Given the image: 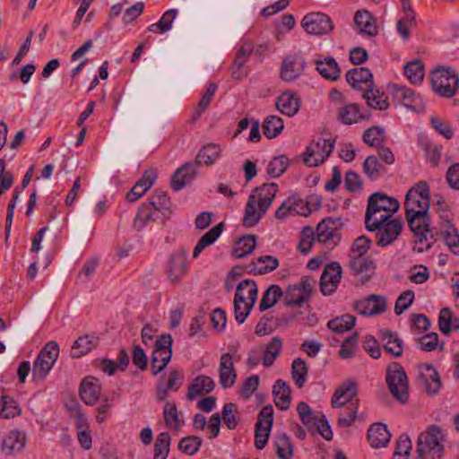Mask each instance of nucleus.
I'll use <instances>...</instances> for the list:
<instances>
[{"label": "nucleus", "mask_w": 459, "mask_h": 459, "mask_svg": "<svg viewBox=\"0 0 459 459\" xmlns=\"http://www.w3.org/2000/svg\"><path fill=\"white\" fill-rule=\"evenodd\" d=\"M275 105L277 110L281 114L292 117L298 113L300 107V101L295 93L286 91L277 98Z\"/></svg>", "instance_id": "c756f323"}, {"label": "nucleus", "mask_w": 459, "mask_h": 459, "mask_svg": "<svg viewBox=\"0 0 459 459\" xmlns=\"http://www.w3.org/2000/svg\"><path fill=\"white\" fill-rule=\"evenodd\" d=\"M25 443V434L18 430H13L4 439L3 450L7 454L19 453L23 449Z\"/></svg>", "instance_id": "79ce46f5"}, {"label": "nucleus", "mask_w": 459, "mask_h": 459, "mask_svg": "<svg viewBox=\"0 0 459 459\" xmlns=\"http://www.w3.org/2000/svg\"><path fill=\"white\" fill-rule=\"evenodd\" d=\"M284 128L283 120L278 116H268L263 124L264 134L272 139L278 136Z\"/></svg>", "instance_id": "8fccbe9b"}, {"label": "nucleus", "mask_w": 459, "mask_h": 459, "mask_svg": "<svg viewBox=\"0 0 459 459\" xmlns=\"http://www.w3.org/2000/svg\"><path fill=\"white\" fill-rule=\"evenodd\" d=\"M357 392L356 381L352 379L346 380L333 393L331 400L333 407L341 408L351 403L357 395Z\"/></svg>", "instance_id": "5701e85b"}, {"label": "nucleus", "mask_w": 459, "mask_h": 459, "mask_svg": "<svg viewBox=\"0 0 459 459\" xmlns=\"http://www.w3.org/2000/svg\"><path fill=\"white\" fill-rule=\"evenodd\" d=\"M378 337L386 352L390 353L394 357H400L403 354V342L396 333L382 329L379 331Z\"/></svg>", "instance_id": "c85d7f7f"}, {"label": "nucleus", "mask_w": 459, "mask_h": 459, "mask_svg": "<svg viewBox=\"0 0 459 459\" xmlns=\"http://www.w3.org/2000/svg\"><path fill=\"white\" fill-rule=\"evenodd\" d=\"M404 74L411 83H420L424 78V66L420 60H413L406 64L404 65Z\"/></svg>", "instance_id": "5fc2aeb1"}, {"label": "nucleus", "mask_w": 459, "mask_h": 459, "mask_svg": "<svg viewBox=\"0 0 459 459\" xmlns=\"http://www.w3.org/2000/svg\"><path fill=\"white\" fill-rule=\"evenodd\" d=\"M404 209L411 212H429V187L427 182L420 181L407 192Z\"/></svg>", "instance_id": "9b49d317"}, {"label": "nucleus", "mask_w": 459, "mask_h": 459, "mask_svg": "<svg viewBox=\"0 0 459 459\" xmlns=\"http://www.w3.org/2000/svg\"><path fill=\"white\" fill-rule=\"evenodd\" d=\"M221 231L222 223H219L204 234L194 248L193 257L197 258L206 247L212 245L220 237Z\"/></svg>", "instance_id": "de8ad7c7"}, {"label": "nucleus", "mask_w": 459, "mask_h": 459, "mask_svg": "<svg viewBox=\"0 0 459 459\" xmlns=\"http://www.w3.org/2000/svg\"><path fill=\"white\" fill-rule=\"evenodd\" d=\"M169 198L166 192L157 190L146 203L142 204L134 220V227L142 230L150 221H163L169 211Z\"/></svg>", "instance_id": "f03ea898"}, {"label": "nucleus", "mask_w": 459, "mask_h": 459, "mask_svg": "<svg viewBox=\"0 0 459 459\" xmlns=\"http://www.w3.org/2000/svg\"><path fill=\"white\" fill-rule=\"evenodd\" d=\"M350 268L355 274H370L375 269L374 263L368 255H350Z\"/></svg>", "instance_id": "a18cd8bd"}, {"label": "nucleus", "mask_w": 459, "mask_h": 459, "mask_svg": "<svg viewBox=\"0 0 459 459\" xmlns=\"http://www.w3.org/2000/svg\"><path fill=\"white\" fill-rule=\"evenodd\" d=\"M298 205H299V203L296 199L288 198L276 210L275 217L278 220H284L290 215L299 214V212L297 210Z\"/></svg>", "instance_id": "69168bd1"}, {"label": "nucleus", "mask_w": 459, "mask_h": 459, "mask_svg": "<svg viewBox=\"0 0 459 459\" xmlns=\"http://www.w3.org/2000/svg\"><path fill=\"white\" fill-rule=\"evenodd\" d=\"M406 220L411 230L416 237L415 249L422 253L429 249L435 242L434 234L429 227V212H405Z\"/></svg>", "instance_id": "20e7f679"}, {"label": "nucleus", "mask_w": 459, "mask_h": 459, "mask_svg": "<svg viewBox=\"0 0 459 459\" xmlns=\"http://www.w3.org/2000/svg\"><path fill=\"white\" fill-rule=\"evenodd\" d=\"M368 204L380 209L383 212H387L394 216V213L399 209V203L396 199L389 197L381 193H374L370 195Z\"/></svg>", "instance_id": "58836bf2"}, {"label": "nucleus", "mask_w": 459, "mask_h": 459, "mask_svg": "<svg viewBox=\"0 0 459 459\" xmlns=\"http://www.w3.org/2000/svg\"><path fill=\"white\" fill-rule=\"evenodd\" d=\"M403 229L402 221L399 219L393 218L383 223L379 229H376L377 244L381 247H386L392 244L400 235Z\"/></svg>", "instance_id": "a211bd4d"}, {"label": "nucleus", "mask_w": 459, "mask_h": 459, "mask_svg": "<svg viewBox=\"0 0 459 459\" xmlns=\"http://www.w3.org/2000/svg\"><path fill=\"white\" fill-rule=\"evenodd\" d=\"M442 430L431 425L418 437L417 453L419 459H441L444 447Z\"/></svg>", "instance_id": "39448f33"}, {"label": "nucleus", "mask_w": 459, "mask_h": 459, "mask_svg": "<svg viewBox=\"0 0 459 459\" xmlns=\"http://www.w3.org/2000/svg\"><path fill=\"white\" fill-rule=\"evenodd\" d=\"M258 289L253 280L246 279L241 281L236 289L234 298V314L236 321L243 324L250 314L256 299Z\"/></svg>", "instance_id": "7ed1b4c3"}, {"label": "nucleus", "mask_w": 459, "mask_h": 459, "mask_svg": "<svg viewBox=\"0 0 459 459\" xmlns=\"http://www.w3.org/2000/svg\"><path fill=\"white\" fill-rule=\"evenodd\" d=\"M291 376L295 385L301 388L307 377V367L304 359L297 358L292 361L291 364Z\"/></svg>", "instance_id": "603ef678"}, {"label": "nucleus", "mask_w": 459, "mask_h": 459, "mask_svg": "<svg viewBox=\"0 0 459 459\" xmlns=\"http://www.w3.org/2000/svg\"><path fill=\"white\" fill-rule=\"evenodd\" d=\"M59 355L57 342L50 341L42 348L34 361L32 376L34 379H44L52 369Z\"/></svg>", "instance_id": "6e6552de"}, {"label": "nucleus", "mask_w": 459, "mask_h": 459, "mask_svg": "<svg viewBox=\"0 0 459 459\" xmlns=\"http://www.w3.org/2000/svg\"><path fill=\"white\" fill-rule=\"evenodd\" d=\"M164 420L169 428L178 429L180 427L177 406L174 403H167L165 404Z\"/></svg>", "instance_id": "774afa93"}, {"label": "nucleus", "mask_w": 459, "mask_h": 459, "mask_svg": "<svg viewBox=\"0 0 459 459\" xmlns=\"http://www.w3.org/2000/svg\"><path fill=\"white\" fill-rule=\"evenodd\" d=\"M305 59L299 55H290L281 62L280 75L285 82L298 79L304 72Z\"/></svg>", "instance_id": "dca6fc26"}, {"label": "nucleus", "mask_w": 459, "mask_h": 459, "mask_svg": "<svg viewBox=\"0 0 459 459\" xmlns=\"http://www.w3.org/2000/svg\"><path fill=\"white\" fill-rule=\"evenodd\" d=\"M282 346V342L280 337H273L272 341L266 345L264 356H263V365L265 368H269L272 366L279 356L281 352V349Z\"/></svg>", "instance_id": "3c124183"}, {"label": "nucleus", "mask_w": 459, "mask_h": 459, "mask_svg": "<svg viewBox=\"0 0 459 459\" xmlns=\"http://www.w3.org/2000/svg\"><path fill=\"white\" fill-rule=\"evenodd\" d=\"M315 240H316V238L313 229L305 227L300 233L299 250L304 255L307 254L311 250Z\"/></svg>", "instance_id": "338daca9"}, {"label": "nucleus", "mask_w": 459, "mask_h": 459, "mask_svg": "<svg viewBox=\"0 0 459 459\" xmlns=\"http://www.w3.org/2000/svg\"><path fill=\"white\" fill-rule=\"evenodd\" d=\"M368 112L361 111L357 104H347L338 110V118L344 125H352L369 118Z\"/></svg>", "instance_id": "bb28decb"}, {"label": "nucleus", "mask_w": 459, "mask_h": 459, "mask_svg": "<svg viewBox=\"0 0 459 459\" xmlns=\"http://www.w3.org/2000/svg\"><path fill=\"white\" fill-rule=\"evenodd\" d=\"M440 234L448 249L453 254L459 255V234L457 230L449 221H446L444 223Z\"/></svg>", "instance_id": "a19ab883"}, {"label": "nucleus", "mask_w": 459, "mask_h": 459, "mask_svg": "<svg viewBox=\"0 0 459 459\" xmlns=\"http://www.w3.org/2000/svg\"><path fill=\"white\" fill-rule=\"evenodd\" d=\"M433 91L442 98L453 97L459 89V77L449 67L435 68L430 74Z\"/></svg>", "instance_id": "423d86ee"}, {"label": "nucleus", "mask_w": 459, "mask_h": 459, "mask_svg": "<svg viewBox=\"0 0 459 459\" xmlns=\"http://www.w3.org/2000/svg\"><path fill=\"white\" fill-rule=\"evenodd\" d=\"M354 23L358 32L363 36L373 37L378 33L376 20L366 10H359L354 15Z\"/></svg>", "instance_id": "b1692460"}, {"label": "nucleus", "mask_w": 459, "mask_h": 459, "mask_svg": "<svg viewBox=\"0 0 459 459\" xmlns=\"http://www.w3.org/2000/svg\"><path fill=\"white\" fill-rule=\"evenodd\" d=\"M365 174L371 179L377 180L386 172V166L377 156H368L363 163Z\"/></svg>", "instance_id": "37998d69"}, {"label": "nucleus", "mask_w": 459, "mask_h": 459, "mask_svg": "<svg viewBox=\"0 0 459 459\" xmlns=\"http://www.w3.org/2000/svg\"><path fill=\"white\" fill-rule=\"evenodd\" d=\"M418 376L428 394H436L439 391L441 386L440 377L431 364L419 365Z\"/></svg>", "instance_id": "aec40b11"}, {"label": "nucleus", "mask_w": 459, "mask_h": 459, "mask_svg": "<svg viewBox=\"0 0 459 459\" xmlns=\"http://www.w3.org/2000/svg\"><path fill=\"white\" fill-rule=\"evenodd\" d=\"M384 129L380 126H372L367 129L362 136L365 143L372 147H380L384 143Z\"/></svg>", "instance_id": "052dcab7"}, {"label": "nucleus", "mask_w": 459, "mask_h": 459, "mask_svg": "<svg viewBox=\"0 0 459 459\" xmlns=\"http://www.w3.org/2000/svg\"><path fill=\"white\" fill-rule=\"evenodd\" d=\"M221 147L220 144L208 143L199 150L195 164L196 167L200 165L212 166L221 158Z\"/></svg>", "instance_id": "2f4dec72"}, {"label": "nucleus", "mask_w": 459, "mask_h": 459, "mask_svg": "<svg viewBox=\"0 0 459 459\" xmlns=\"http://www.w3.org/2000/svg\"><path fill=\"white\" fill-rule=\"evenodd\" d=\"M273 422V409L271 405L264 406L259 412L255 428V446L262 450L267 444Z\"/></svg>", "instance_id": "ddd939ff"}, {"label": "nucleus", "mask_w": 459, "mask_h": 459, "mask_svg": "<svg viewBox=\"0 0 459 459\" xmlns=\"http://www.w3.org/2000/svg\"><path fill=\"white\" fill-rule=\"evenodd\" d=\"M99 380L92 377L84 378L80 386V397L88 405H93L100 395Z\"/></svg>", "instance_id": "a878e982"}, {"label": "nucleus", "mask_w": 459, "mask_h": 459, "mask_svg": "<svg viewBox=\"0 0 459 459\" xmlns=\"http://www.w3.org/2000/svg\"><path fill=\"white\" fill-rule=\"evenodd\" d=\"M385 380L392 395L400 403H406L409 397L408 380L403 367L395 362L389 365Z\"/></svg>", "instance_id": "0eeeda50"}, {"label": "nucleus", "mask_w": 459, "mask_h": 459, "mask_svg": "<svg viewBox=\"0 0 459 459\" xmlns=\"http://www.w3.org/2000/svg\"><path fill=\"white\" fill-rule=\"evenodd\" d=\"M307 299L308 298H304V294L296 285L290 286L284 297V302L288 307L298 306L300 307Z\"/></svg>", "instance_id": "0e129e2a"}, {"label": "nucleus", "mask_w": 459, "mask_h": 459, "mask_svg": "<svg viewBox=\"0 0 459 459\" xmlns=\"http://www.w3.org/2000/svg\"><path fill=\"white\" fill-rule=\"evenodd\" d=\"M279 266V261L272 255H262L252 261L247 270L255 274H265L273 272Z\"/></svg>", "instance_id": "e433bc0d"}, {"label": "nucleus", "mask_w": 459, "mask_h": 459, "mask_svg": "<svg viewBox=\"0 0 459 459\" xmlns=\"http://www.w3.org/2000/svg\"><path fill=\"white\" fill-rule=\"evenodd\" d=\"M290 388L283 380L278 379L273 386L275 405L280 410H287L290 405Z\"/></svg>", "instance_id": "4c0bfd02"}, {"label": "nucleus", "mask_w": 459, "mask_h": 459, "mask_svg": "<svg viewBox=\"0 0 459 459\" xmlns=\"http://www.w3.org/2000/svg\"><path fill=\"white\" fill-rule=\"evenodd\" d=\"M334 148V141L325 138L313 140L303 154V162L307 167H317L325 162Z\"/></svg>", "instance_id": "9d476101"}, {"label": "nucleus", "mask_w": 459, "mask_h": 459, "mask_svg": "<svg viewBox=\"0 0 459 459\" xmlns=\"http://www.w3.org/2000/svg\"><path fill=\"white\" fill-rule=\"evenodd\" d=\"M157 178L156 171L153 169L146 170L143 177L132 187L135 192L143 195L153 185Z\"/></svg>", "instance_id": "680f3d73"}, {"label": "nucleus", "mask_w": 459, "mask_h": 459, "mask_svg": "<svg viewBox=\"0 0 459 459\" xmlns=\"http://www.w3.org/2000/svg\"><path fill=\"white\" fill-rule=\"evenodd\" d=\"M342 225L338 218H325L316 226L315 234L316 241L328 247H335L340 241L339 229Z\"/></svg>", "instance_id": "f8f14e48"}, {"label": "nucleus", "mask_w": 459, "mask_h": 459, "mask_svg": "<svg viewBox=\"0 0 459 459\" xmlns=\"http://www.w3.org/2000/svg\"><path fill=\"white\" fill-rule=\"evenodd\" d=\"M215 384L212 377L200 375L196 377L188 386L187 396L194 399L196 396L209 394L214 389Z\"/></svg>", "instance_id": "72a5a7b5"}, {"label": "nucleus", "mask_w": 459, "mask_h": 459, "mask_svg": "<svg viewBox=\"0 0 459 459\" xmlns=\"http://www.w3.org/2000/svg\"><path fill=\"white\" fill-rule=\"evenodd\" d=\"M276 452L280 459H292L293 446L286 434H279L275 439Z\"/></svg>", "instance_id": "6e6d98bb"}, {"label": "nucleus", "mask_w": 459, "mask_h": 459, "mask_svg": "<svg viewBox=\"0 0 459 459\" xmlns=\"http://www.w3.org/2000/svg\"><path fill=\"white\" fill-rule=\"evenodd\" d=\"M21 413V409L11 396H0V416L4 419L13 418Z\"/></svg>", "instance_id": "13d9d810"}, {"label": "nucleus", "mask_w": 459, "mask_h": 459, "mask_svg": "<svg viewBox=\"0 0 459 459\" xmlns=\"http://www.w3.org/2000/svg\"><path fill=\"white\" fill-rule=\"evenodd\" d=\"M219 383L224 389L234 385L237 380V371L234 367L233 358L230 353L221 355L219 363Z\"/></svg>", "instance_id": "6ab92c4d"}, {"label": "nucleus", "mask_w": 459, "mask_h": 459, "mask_svg": "<svg viewBox=\"0 0 459 459\" xmlns=\"http://www.w3.org/2000/svg\"><path fill=\"white\" fill-rule=\"evenodd\" d=\"M342 278V267L339 263L333 262L327 264L320 277V289L324 295L335 292Z\"/></svg>", "instance_id": "2eb2a0df"}, {"label": "nucleus", "mask_w": 459, "mask_h": 459, "mask_svg": "<svg viewBox=\"0 0 459 459\" xmlns=\"http://www.w3.org/2000/svg\"><path fill=\"white\" fill-rule=\"evenodd\" d=\"M389 88L394 100L407 108L415 111L420 106V98L412 89L399 84H392Z\"/></svg>", "instance_id": "4be33fe9"}, {"label": "nucleus", "mask_w": 459, "mask_h": 459, "mask_svg": "<svg viewBox=\"0 0 459 459\" xmlns=\"http://www.w3.org/2000/svg\"><path fill=\"white\" fill-rule=\"evenodd\" d=\"M353 307L359 315L376 316L385 311L386 299L382 296L373 294L355 302Z\"/></svg>", "instance_id": "f3484780"}, {"label": "nucleus", "mask_w": 459, "mask_h": 459, "mask_svg": "<svg viewBox=\"0 0 459 459\" xmlns=\"http://www.w3.org/2000/svg\"><path fill=\"white\" fill-rule=\"evenodd\" d=\"M354 316L345 314L340 317L333 318L327 323V326L335 333H344L350 331L355 325Z\"/></svg>", "instance_id": "864d4df0"}, {"label": "nucleus", "mask_w": 459, "mask_h": 459, "mask_svg": "<svg viewBox=\"0 0 459 459\" xmlns=\"http://www.w3.org/2000/svg\"><path fill=\"white\" fill-rule=\"evenodd\" d=\"M196 165L192 162H186L178 168L171 179V187L175 191H179L186 185L189 184L196 174Z\"/></svg>", "instance_id": "393cba45"}, {"label": "nucleus", "mask_w": 459, "mask_h": 459, "mask_svg": "<svg viewBox=\"0 0 459 459\" xmlns=\"http://www.w3.org/2000/svg\"><path fill=\"white\" fill-rule=\"evenodd\" d=\"M256 246V238L254 235H247L240 238L235 244L233 255L240 259L251 254Z\"/></svg>", "instance_id": "09e8293b"}, {"label": "nucleus", "mask_w": 459, "mask_h": 459, "mask_svg": "<svg viewBox=\"0 0 459 459\" xmlns=\"http://www.w3.org/2000/svg\"><path fill=\"white\" fill-rule=\"evenodd\" d=\"M394 216L387 213L383 212L380 209L376 208L375 206H371L368 204L366 214H365V226L368 231H375L376 229H379L383 223L387 221L393 219Z\"/></svg>", "instance_id": "473e14b6"}, {"label": "nucleus", "mask_w": 459, "mask_h": 459, "mask_svg": "<svg viewBox=\"0 0 459 459\" xmlns=\"http://www.w3.org/2000/svg\"><path fill=\"white\" fill-rule=\"evenodd\" d=\"M187 271V253L181 249L175 252L169 261L168 278L171 282H178Z\"/></svg>", "instance_id": "412c9836"}, {"label": "nucleus", "mask_w": 459, "mask_h": 459, "mask_svg": "<svg viewBox=\"0 0 459 459\" xmlns=\"http://www.w3.org/2000/svg\"><path fill=\"white\" fill-rule=\"evenodd\" d=\"M278 192L276 183L264 184L249 195L243 217L245 227H254L266 213Z\"/></svg>", "instance_id": "f257e3e1"}, {"label": "nucleus", "mask_w": 459, "mask_h": 459, "mask_svg": "<svg viewBox=\"0 0 459 459\" xmlns=\"http://www.w3.org/2000/svg\"><path fill=\"white\" fill-rule=\"evenodd\" d=\"M252 51L253 45L248 42L244 43L238 50L235 60L231 66V74L234 79L240 80L245 76V72L243 71L242 67L245 65V63L248 60Z\"/></svg>", "instance_id": "c9c22d12"}, {"label": "nucleus", "mask_w": 459, "mask_h": 459, "mask_svg": "<svg viewBox=\"0 0 459 459\" xmlns=\"http://www.w3.org/2000/svg\"><path fill=\"white\" fill-rule=\"evenodd\" d=\"M172 356V338L169 333L161 334L154 342L151 358V372L153 376L161 372Z\"/></svg>", "instance_id": "1a4fd4ad"}, {"label": "nucleus", "mask_w": 459, "mask_h": 459, "mask_svg": "<svg viewBox=\"0 0 459 459\" xmlns=\"http://www.w3.org/2000/svg\"><path fill=\"white\" fill-rule=\"evenodd\" d=\"M301 25L307 33L314 35L327 34L333 29L330 17L322 13L307 14L303 18Z\"/></svg>", "instance_id": "4468645a"}, {"label": "nucleus", "mask_w": 459, "mask_h": 459, "mask_svg": "<svg viewBox=\"0 0 459 459\" xmlns=\"http://www.w3.org/2000/svg\"><path fill=\"white\" fill-rule=\"evenodd\" d=\"M315 65L316 69L324 78L336 81L340 77L341 70L333 57L328 56L324 59H316Z\"/></svg>", "instance_id": "f704fd0d"}, {"label": "nucleus", "mask_w": 459, "mask_h": 459, "mask_svg": "<svg viewBox=\"0 0 459 459\" xmlns=\"http://www.w3.org/2000/svg\"><path fill=\"white\" fill-rule=\"evenodd\" d=\"M99 343L100 337L96 334L80 336L72 346L71 356L73 358H81L91 351Z\"/></svg>", "instance_id": "cd10ccee"}, {"label": "nucleus", "mask_w": 459, "mask_h": 459, "mask_svg": "<svg viewBox=\"0 0 459 459\" xmlns=\"http://www.w3.org/2000/svg\"><path fill=\"white\" fill-rule=\"evenodd\" d=\"M289 163L288 157L284 155L273 157L267 166V174L271 178H279L285 172Z\"/></svg>", "instance_id": "bf43d9fd"}, {"label": "nucleus", "mask_w": 459, "mask_h": 459, "mask_svg": "<svg viewBox=\"0 0 459 459\" xmlns=\"http://www.w3.org/2000/svg\"><path fill=\"white\" fill-rule=\"evenodd\" d=\"M373 75L368 68L359 67L354 68L346 74V80L353 88H360V84L364 83L367 89L371 87Z\"/></svg>", "instance_id": "ea45409f"}, {"label": "nucleus", "mask_w": 459, "mask_h": 459, "mask_svg": "<svg viewBox=\"0 0 459 459\" xmlns=\"http://www.w3.org/2000/svg\"><path fill=\"white\" fill-rule=\"evenodd\" d=\"M363 98L366 100L367 104L375 109L385 110L389 107L387 98L378 89L371 87L365 89Z\"/></svg>", "instance_id": "c03bdc74"}, {"label": "nucleus", "mask_w": 459, "mask_h": 459, "mask_svg": "<svg viewBox=\"0 0 459 459\" xmlns=\"http://www.w3.org/2000/svg\"><path fill=\"white\" fill-rule=\"evenodd\" d=\"M391 434L386 426L382 423H375L368 430V440L374 448L385 446L390 441Z\"/></svg>", "instance_id": "7c9ffc66"}, {"label": "nucleus", "mask_w": 459, "mask_h": 459, "mask_svg": "<svg viewBox=\"0 0 459 459\" xmlns=\"http://www.w3.org/2000/svg\"><path fill=\"white\" fill-rule=\"evenodd\" d=\"M281 296V289L278 285H271L262 297L259 304L260 311H264L274 306Z\"/></svg>", "instance_id": "4d7b16f0"}, {"label": "nucleus", "mask_w": 459, "mask_h": 459, "mask_svg": "<svg viewBox=\"0 0 459 459\" xmlns=\"http://www.w3.org/2000/svg\"><path fill=\"white\" fill-rule=\"evenodd\" d=\"M202 445V439L196 436L183 437L178 443V449L187 455L196 454Z\"/></svg>", "instance_id": "e2e57ef3"}, {"label": "nucleus", "mask_w": 459, "mask_h": 459, "mask_svg": "<svg viewBox=\"0 0 459 459\" xmlns=\"http://www.w3.org/2000/svg\"><path fill=\"white\" fill-rule=\"evenodd\" d=\"M178 15V10L169 9L166 11L158 22L151 24L147 30L156 34L166 33L172 28V23Z\"/></svg>", "instance_id": "49530a36"}]
</instances>
